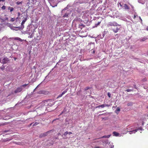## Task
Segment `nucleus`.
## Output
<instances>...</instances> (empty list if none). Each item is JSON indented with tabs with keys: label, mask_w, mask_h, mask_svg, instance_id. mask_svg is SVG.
<instances>
[{
	"label": "nucleus",
	"mask_w": 148,
	"mask_h": 148,
	"mask_svg": "<svg viewBox=\"0 0 148 148\" xmlns=\"http://www.w3.org/2000/svg\"><path fill=\"white\" fill-rule=\"evenodd\" d=\"M114 26L115 27V28H112V30L115 33L118 32L119 30H120L121 28V25L119 24L115 21L111 22L108 23V26L110 27V26Z\"/></svg>",
	"instance_id": "1"
},
{
	"label": "nucleus",
	"mask_w": 148,
	"mask_h": 148,
	"mask_svg": "<svg viewBox=\"0 0 148 148\" xmlns=\"http://www.w3.org/2000/svg\"><path fill=\"white\" fill-rule=\"evenodd\" d=\"M138 130V129H136L135 130H133L132 131H128V132H129V133L130 134H131L132 133H131L130 132H132V133H135L136 132H137Z\"/></svg>",
	"instance_id": "8"
},
{
	"label": "nucleus",
	"mask_w": 148,
	"mask_h": 148,
	"mask_svg": "<svg viewBox=\"0 0 148 148\" xmlns=\"http://www.w3.org/2000/svg\"><path fill=\"white\" fill-rule=\"evenodd\" d=\"M136 15H134V18H136Z\"/></svg>",
	"instance_id": "38"
},
{
	"label": "nucleus",
	"mask_w": 148,
	"mask_h": 148,
	"mask_svg": "<svg viewBox=\"0 0 148 148\" xmlns=\"http://www.w3.org/2000/svg\"><path fill=\"white\" fill-rule=\"evenodd\" d=\"M39 123L35 122L33 125V126H35Z\"/></svg>",
	"instance_id": "23"
},
{
	"label": "nucleus",
	"mask_w": 148,
	"mask_h": 148,
	"mask_svg": "<svg viewBox=\"0 0 148 148\" xmlns=\"http://www.w3.org/2000/svg\"><path fill=\"white\" fill-rule=\"evenodd\" d=\"M123 7H124V9L125 10L129 9V8H130L129 7V6L126 4H124Z\"/></svg>",
	"instance_id": "11"
},
{
	"label": "nucleus",
	"mask_w": 148,
	"mask_h": 148,
	"mask_svg": "<svg viewBox=\"0 0 148 148\" xmlns=\"http://www.w3.org/2000/svg\"><path fill=\"white\" fill-rule=\"evenodd\" d=\"M109 106H110V105L107 104H102V105H100V107H101V108H103L104 107H106V106L109 107Z\"/></svg>",
	"instance_id": "7"
},
{
	"label": "nucleus",
	"mask_w": 148,
	"mask_h": 148,
	"mask_svg": "<svg viewBox=\"0 0 148 148\" xmlns=\"http://www.w3.org/2000/svg\"><path fill=\"white\" fill-rule=\"evenodd\" d=\"M100 108V105L99 106L96 107V108Z\"/></svg>",
	"instance_id": "34"
},
{
	"label": "nucleus",
	"mask_w": 148,
	"mask_h": 148,
	"mask_svg": "<svg viewBox=\"0 0 148 148\" xmlns=\"http://www.w3.org/2000/svg\"><path fill=\"white\" fill-rule=\"evenodd\" d=\"M1 59H0V62H1Z\"/></svg>",
	"instance_id": "46"
},
{
	"label": "nucleus",
	"mask_w": 148,
	"mask_h": 148,
	"mask_svg": "<svg viewBox=\"0 0 148 148\" xmlns=\"http://www.w3.org/2000/svg\"><path fill=\"white\" fill-rule=\"evenodd\" d=\"M27 18H25L23 21L21 23V25L22 26L25 23V22L27 20Z\"/></svg>",
	"instance_id": "14"
},
{
	"label": "nucleus",
	"mask_w": 148,
	"mask_h": 148,
	"mask_svg": "<svg viewBox=\"0 0 148 148\" xmlns=\"http://www.w3.org/2000/svg\"><path fill=\"white\" fill-rule=\"evenodd\" d=\"M8 140H6L4 141H5H5H8Z\"/></svg>",
	"instance_id": "44"
},
{
	"label": "nucleus",
	"mask_w": 148,
	"mask_h": 148,
	"mask_svg": "<svg viewBox=\"0 0 148 148\" xmlns=\"http://www.w3.org/2000/svg\"><path fill=\"white\" fill-rule=\"evenodd\" d=\"M51 131V130L49 131L44 133L41 134L39 136V137L41 138L46 136Z\"/></svg>",
	"instance_id": "3"
},
{
	"label": "nucleus",
	"mask_w": 148,
	"mask_h": 148,
	"mask_svg": "<svg viewBox=\"0 0 148 148\" xmlns=\"http://www.w3.org/2000/svg\"><path fill=\"white\" fill-rule=\"evenodd\" d=\"M18 17H19L20 16V15H21L20 13L19 12H18Z\"/></svg>",
	"instance_id": "33"
},
{
	"label": "nucleus",
	"mask_w": 148,
	"mask_h": 148,
	"mask_svg": "<svg viewBox=\"0 0 148 148\" xmlns=\"http://www.w3.org/2000/svg\"><path fill=\"white\" fill-rule=\"evenodd\" d=\"M62 95H63L62 94H61L60 95H58V96L57 98H58L60 97H62Z\"/></svg>",
	"instance_id": "32"
},
{
	"label": "nucleus",
	"mask_w": 148,
	"mask_h": 148,
	"mask_svg": "<svg viewBox=\"0 0 148 148\" xmlns=\"http://www.w3.org/2000/svg\"><path fill=\"white\" fill-rule=\"evenodd\" d=\"M119 3L120 5L122 7V5L120 3Z\"/></svg>",
	"instance_id": "42"
},
{
	"label": "nucleus",
	"mask_w": 148,
	"mask_h": 148,
	"mask_svg": "<svg viewBox=\"0 0 148 148\" xmlns=\"http://www.w3.org/2000/svg\"><path fill=\"white\" fill-rule=\"evenodd\" d=\"M54 104L52 103L49 101H45L43 102L40 103V106L39 107V109L41 110H46L47 108L46 106L48 107L52 106Z\"/></svg>",
	"instance_id": "2"
},
{
	"label": "nucleus",
	"mask_w": 148,
	"mask_h": 148,
	"mask_svg": "<svg viewBox=\"0 0 148 148\" xmlns=\"http://www.w3.org/2000/svg\"><path fill=\"white\" fill-rule=\"evenodd\" d=\"M108 96L109 97H111V94L110 92H108Z\"/></svg>",
	"instance_id": "28"
},
{
	"label": "nucleus",
	"mask_w": 148,
	"mask_h": 148,
	"mask_svg": "<svg viewBox=\"0 0 148 148\" xmlns=\"http://www.w3.org/2000/svg\"><path fill=\"white\" fill-rule=\"evenodd\" d=\"M147 116L148 117V115H147Z\"/></svg>",
	"instance_id": "51"
},
{
	"label": "nucleus",
	"mask_w": 148,
	"mask_h": 148,
	"mask_svg": "<svg viewBox=\"0 0 148 148\" xmlns=\"http://www.w3.org/2000/svg\"><path fill=\"white\" fill-rule=\"evenodd\" d=\"M96 142V141H94V142H93V143H95Z\"/></svg>",
	"instance_id": "47"
},
{
	"label": "nucleus",
	"mask_w": 148,
	"mask_h": 148,
	"mask_svg": "<svg viewBox=\"0 0 148 148\" xmlns=\"http://www.w3.org/2000/svg\"><path fill=\"white\" fill-rule=\"evenodd\" d=\"M22 3V1L21 2H16V4L17 5H19L20 4H21Z\"/></svg>",
	"instance_id": "20"
},
{
	"label": "nucleus",
	"mask_w": 148,
	"mask_h": 148,
	"mask_svg": "<svg viewBox=\"0 0 148 148\" xmlns=\"http://www.w3.org/2000/svg\"><path fill=\"white\" fill-rule=\"evenodd\" d=\"M147 108L148 109V106H147Z\"/></svg>",
	"instance_id": "49"
},
{
	"label": "nucleus",
	"mask_w": 148,
	"mask_h": 148,
	"mask_svg": "<svg viewBox=\"0 0 148 148\" xmlns=\"http://www.w3.org/2000/svg\"><path fill=\"white\" fill-rule=\"evenodd\" d=\"M10 60L9 58H5L3 59L2 63L3 64H5L7 63Z\"/></svg>",
	"instance_id": "4"
},
{
	"label": "nucleus",
	"mask_w": 148,
	"mask_h": 148,
	"mask_svg": "<svg viewBox=\"0 0 148 148\" xmlns=\"http://www.w3.org/2000/svg\"><path fill=\"white\" fill-rule=\"evenodd\" d=\"M24 25L22 26L21 27H15V28H18L19 29H22L24 28Z\"/></svg>",
	"instance_id": "15"
},
{
	"label": "nucleus",
	"mask_w": 148,
	"mask_h": 148,
	"mask_svg": "<svg viewBox=\"0 0 148 148\" xmlns=\"http://www.w3.org/2000/svg\"><path fill=\"white\" fill-rule=\"evenodd\" d=\"M33 123H31L29 125V126H31L32 125V124Z\"/></svg>",
	"instance_id": "40"
},
{
	"label": "nucleus",
	"mask_w": 148,
	"mask_h": 148,
	"mask_svg": "<svg viewBox=\"0 0 148 148\" xmlns=\"http://www.w3.org/2000/svg\"><path fill=\"white\" fill-rule=\"evenodd\" d=\"M132 104L133 103L132 102H130L127 104V105L128 106H132Z\"/></svg>",
	"instance_id": "21"
},
{
	"label": "nucleus",
	"mask_w": 148,
	"mask_h": 148,
	"mask_svg": "<svg viewBox=\"0 0 148 148\" xmlns=\"http://www.w3.org/2000/svg\"><path fill=\"white\" fill-rule=\"evenodd\" d=\"M10 21L12 22H14L15 21V19L14 18H12Z\"/></svg>",
	"instance_id": "30"
},
{
	"label": "nucleus",
	"mask_w": 148,
	"mask_h": 148,
	"mask_svg": "<svg viewBox=\"0 0 148 148\" xmlns=\"http://www.w3.org/2000/svg\"><path fill=\"white\" fill-rule=\"evenodd\" d=\"M85 27V25L82 23L79 24L78 25V28H79L80 29H82L83 28Z\"/></svg>",
	"instance_id": "6"
},
{
	"label": "nucleus",
	"mask_w": 148,
	"mask_h": 148,
	"mask_svg": "<svg viewBox=\"0 0 148 148\" xmlns=\"http://www.w3.org/2000/svg\"><path fill=\"white\" fill-rule=\"evenodd\" d=\"M5 6L3 5L1 8L3 10H4L5 9Z\"/></svg>",
	"instance_id": "25"
},
{
	"label": "nucleus",
	"mask_w": 148,
	"mask_h": 148,
	"mask_svg": "<svg viewBox=\"0 0 148 148\" xmlns=\"http://www.w3.org/2000/svg\"><path fill=\"white\" fill-rule=\"evenodd\" d=\"M8 132V130H5V132Z\"/></svg>",
	"instance_id": "43"
},
{
	"label": "nucleus",
	"mask_w": 148,
	"mask_h": 148,
	"mask_svg": "<svg viewBox=\"0 0 148 148\" xmlns=\"http://www.w3.org/2000/svg\"><path fill=\"white\" fill-rule=\"evenodd\" d=\"M130 133H132V132H130Z\"/></svg>",
	"instance_id": "50"
},
{
	"label": "nucleus",
	"mask_w": 148,
	"mask_h": 148,
	"mask_svg": "<svg viewBox=\"0 0 148 148\" xmlns=\"http://www.w3.org/2000/svg\"><path fill=\"white\" fill-rule=\"evenodd\" d=\"M111 135H109L107 136L105 135V136H103L102 137H101V138H108L110 137ZM100 138H98L97 139H98Z\"/></svg>",
	"instance_id": "9"
},
{
	"label": "nucleus",
	"mask_w": 148,
	"mask_h": 148,
	"mask_svg": "<svg viewBox=\"0 0 148 148\" xmlns=\"http://www.w3.org/2000/svg\"><path fill=\"white\" fill-rule=\"evenodd\" d=\"M68 16V14L67 13H66L63 16L64 17H67Z\"/></svg>",
	"instance_id": "22"
},
{
	"label": "nucleus",
	"mask_w": 148,
	"mask_h": 148,
	"mask_svg": "<svg viewBox=\"0 0 148 148\" xmlns=\"http://www.w3.org/2000/svg\"><path fill=\"white\" fill-rule=\"evenodd\" d=\"M5 0H0V1L4 2Z\"/></svg>",
	"instance_id": "37"
},
{
	"label": "nucleus",
	"mask_w": 148,
	"mask_h": 148,
	"mask_svg": "<svg viewBox=\"0 0 148 148\" xmlns=\"http://www.w3.org/2000/svg\"><path fill=\"white\" fill-rule=\"evenodd\" d=\"M68 134H72V133L71 132H68Z\"/></svg>",
	"instance_id": "39"
},
{
	"label": "nucleus",
	"mask_w": 148,
	"mask_h": 148,
	"mask_svg": "<svg viewBox=\"0 0 148 148\" xmlns=\"http://www.w3.org/2000/svg\"><path fill=\"white\" fill-rule=\"evenodd\" d=\"M102 142L103 143H105L106 144H108V140H103Z\"/></svg>",
	"instance_id": "17"
},
{
	"label": "nucleus",
	"mask_w": 148,
	"mask_h": 148,
	"mask_svg": "<svg viewBox=\"0 0 148 148\" xmlns=\"http://www.w3.org/2000/svg\"><path fill=\"white\" fill-rule=\"evenodd\" d=\"M27 84H24V85H23L22 86H23V87H25L26 86H27Z\"/></svg>",
	"instance_id": "36"
},
{
	"label": "nucleus",
	"mask_w": 148,
	"mask_h": 148,
	"mask_svg": "<svg viewBox=\"0 0 148 148\" xmlns=\"http://www.w3.org/2000/svg\"><path fill=\"white\" fill-rule=\"evenodd\" d=\"M113 134L114 136H118L119 135V134L116 132H113Z\"/></svg>",
	"instance_id": "13"
},
{
	"label": "nucleus",
	"mask_w": 148,
	"mask_h": 148,
	"mask_svg": "<svg viewBox=\"0 0 148 148\" xmlns=\"http://www.w3.org/2000/svg\"><path fill=\"white\" fill-rule=\"evenodd\" d=\"M127 92H129L131 91H133V90L132 89H127L125 90Z\"/></svg>",
	"instance_id": "19"
},
{
	"label": "nucleus",
	"mask_w": 148,
	"mask_h": 148,
	"mask_svg": "<svg viewBox=\"0 0 148 148\" xmlns=\"http://www.w3.org/2000/svg\"><path fill=\"white\" fill-rule=\"evenodd\" d=\"M101 22V21H100V22H98L97 24H95V25L96 26H97V25H99L100 24V23Z\"/></svg>",
	"instance_id": "29"
},
{
	"label": "nucleus",
	"mask_w": 148,
	"mask_h": 148,
	"mask_svg": "<svg viewBox=\"0 0 148 148\" xmlns=\"http://www.w3.org/2000/svg\"><path fill=\"white\" fill-rule=\"evenodd\" d=\"M146 30L148 31V26L146 28Z\"/></svg>",
	"instance_id": "41"
},
{
	"label": "nucleus",
	"mask_w": 148,
	"mask_h": 148,
	"mask_svg": "<svg viewBox=\"0 0 148 148\" xmlns=\"http://www.w3.org/2000/svg\"><path fill=\"white\" fill-rule=\"evenodd\" d=\"M8 9L10 10L11 12H12L14 10L13 8L10 6L8 7Z\"/></svg>",
	"instance_id": "16"
},
{
	"label": "nucleus",
	"mask_w": 148,
	"mask_h": 148,
	"mask_svg": "<svg viewBox=\"0 0 148 148\" xmlns=\"http://www.w3.org/2000/svg\"><path fill=\"white\" fill-rule=\"evenodd\" d=\"M147 39V38L146 37H144L140 39V41L141 42H143L145 41Z\"/></svg>",
	"instance_id": "12"
},
{
	"label": "nucleus",
	"mask_w": 148,
	"mask_h": 148,
	"mask_svg": "<svg viewBox=\"0 0 148 148\" xmlns=\"http://www.w3.org/2000/svg\"><path fill=\"white\" fill-rule=\"evenodd\" d=\"M22 90V88H18L14 91V93H16L18 92H21Z\"/></svg>",
	"instance_id": "5"
},
{
	"label": "nucleus",
	"mask_w": 148,
	"mask_h": 148,
	"mask_svg": "<svg viewBox=\"0 0 148 148\" xmlns=\"http://www.w3.org/2000/svg\"><path fill=\"white\" fill-rule=\"evenodd\" d=\"M90 88V87H86L85 88V90H87L88 89H89Z\"/></svg>",
	"instance_id": "31"
},
{
	"label": "nucleus",
	"mask_w": 148,
	"mask_h": 148,
	"mask_svg": "<svg viewBox=\"0 0 148 148\" xmlns=\"http://www.w3.org/2000/svg\"><path fill=\"white\" fill-rule=\"evenodd\" d=\"M15 39L18 40L20 41H21V39L17 37L16 38H15Z\"/></svg>",
	"instance_id": "26"
},
{
	"label": "nucleus",
	"mask_w": 148,
	"mask_h": 148,
	"mask_svg": "<svg viewBox=\"0 0 148 148\" xmlns=\"http://www.w3.org/2000/svg\"><path fill=\"white\" fill-rule=\"evenodd\" d=\"M18 17H17L16 18V20H17V19H18Z\"/></svg>",
	"instance_id": "45"
},
{
	"label": "nucleus",
	"mask_w": 148,
	"mask_h": 148,
	"mask_svg": "<svg viewBox=\"0 0 148 148\" xmlns=\"http://www.w3.org/2000/svg\"><path fill=\"white\" fill-rule=\"evenodd\" d=\"M67 90H68L67 89H66L65 90H64V91L63 92H62V94L63 95L65 94L67 92Z\"/></svg>",
	"instance_id": "18"
},
{
	"label": "nucleus",
	"mask_w": 148,
	"mask_h": 148,
	"mask_svg": "<svg viewBox=\"0 0 148 148\" xmlns=\"http://www.w3.org/2000/svg\"><path fill=\"white\" fill-rule=\"evenodd\" d=\"M68 134V132H66L63 135L66 136Z\"/></svg>",
	"instance_id": "24"
},
{
	"label": "nucleus",
	"mask_w": 148,
	"mask_h": 148,
	"mask_svg": "<svg viewBox=\"0 0 148 148\" xmlns=\"http://www.w3.org/2000/svg\"><path fill=\"white\" fill-rule=\"evenodd\" d=\"M134 87L135 89H137V88H136V85H134Z\"/></svg>",
	"instance_id": "35"
},
{
	"label": "nucleus",
	"mask_w": 148,
	"mask_h": 148,
	"mask_svg": "<svg viewBox=\"0 0 148 148\" xmlns=\"http://www.w3.org/2000/svg\"><path fill=\"white\" fill-rule=\"evenodd\" d=\"M120 111V109L119 107H118L116 110L115 111V112L117 114H118L119 112Z\"/></svg>",
	"instance_id": "10"
},
{
	"label": "nucleus",
	"mask_w": 148,
	"mask_h": 148,
	"mask_svg": "<svg viewBox=\"0 0 148 148\" xmlns=\"http://www.w3.org/2000/svg\"><path fill=\"white\" fill-rule=\"evenodd\" d=\"M139 18H140V19H141V20H142V19H141V18L140 17Z\"/></svg>",
	"instance_id": "48"
},
{
	"label": "nucleus",
	"mask_w": 148,
	"mask_h": 148,
	"mask_svg": "<svg viewBox=\"0 0 148 148\" xmlns=\"http://www.w3.org/2000/svg\"><path fill=\"white\" fill-rule=\"evenodd\" d=\"M137 129H138V130H143V128L142 127H138Z\"/></svg>",
	"instance_id": "27"
}]
</instances>
